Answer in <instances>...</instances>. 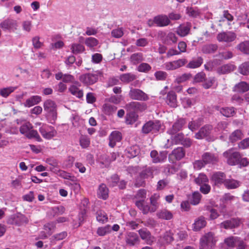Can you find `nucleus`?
<instances>
[{
    "label": "nucleus",
    "instance_id": "2f4dec72",
    "mask_svg": "<svg viewBox=\"0 0 249 249\" xmlns=\"http://www.w3.org/2000/svg\"><path fill=\"white\" fill-rule=\"evenodd\" d=\"M240 181L234 179H226L224 186L228 189H234L240 186Z\"/></svg>",
    "mask_w": 249,
    "mask_h": 249
},
{
    "label": "nucleus",
    "instance_id": "a18cd8bd",
    "mask_svg": "<svg viewBox=\"0 0 249 249\" xmlns=\"http://www.w3.org/2000/svg\"><path fill=\"white\" fill-rule=\"evenodd\" d=\"M136 78V76L132 73L123 74L120 76V79L124 83H129Z\"/></svg>",
    "mask_w": 249,
    "mask_h": 249
},
{
    "label": "nucleus",
    "instance_id": "4468645a",
    "mask_svg": "<svg viewBox=\"0 0 249 249\" xmlns=\"http://www.w3.org/2000/svg\"><path fill=\"white\" fill-rule=\"evenodd\" d=\"M201 158L206 165L208 164H215L218 160V156L216 154L208 152L204 153L201 156Z\"/></svg>",
    "mask_w": 249,
    "mask_h": 249
},
{
    "label": "nucleus",
    "instance_id": "de8ad7c7",
    "mask_svg": "<svg viewBox=\"0 0 249 249\" xmlns=\"http://www.w3.org/2000/svg\"><path fill=\"white\" fill-rule=\"evenodd\" d=\"M96 219L100 223H105L107 221L108 217L105 212L99 210L96 213Z\"/></svg>",
    "mask_w": 249,
    "mask_h": 249
},
{
    "label": "nucleus",
    "instance_id": "4d7b16f0",
    "mask_svg": "<svg viewBox=\"0 0 249 249\" xmlns=\"http://www.w3.org/2000/svg\"><path fill=\"white\" fill-rule=\"evenodd\" d=\"M239 71L243 75L249 74V62L243 63L239 67Z\"/></svg>",
    "mask_w": 249,
    "mask_h": 249
},
{
    "label": "nucleus",
    "instance_id": "ea45409f",
    "mask_svg": "<svg viewBox=\"0 0 249 249\" xmlns=\"http://www.w3.org/2000/svg\"><path fill=\"white\" fill-rule=\"evenodd\" d=\"M178 41V37L175 33L169 32L166 36L164 39V43L167 45H172L176 43Z\"/></svg>",
    "mask_w": 249,
    "mask_h": 249
},
{
    "label": "nucleus",
    "instance_id": "4c0bfd02",
    "mask_svg": "<svg viewBox=\"0 0 249 249\" xmlns=\"http://www.w3.org/2000/svg\"><path fill=\"white\" fill-rule=\"evenodd\" d=\"M160 197L159 194H154L150 197V204L152 205V211L155 212L159 207L158 200Z\"/></svg>",
    "mask_w": 249,
    "mask_h": 249
},
{
    "label": "nucleus",
    "instance_id": "bb28decb",
    "mask_svg": "<svg viewBox=\"0 0 249 249\" xmlns=\"http://www.w3.org/2000/svg\"><path fill=\"white\" fill-rule=\"evenodd\" d=\"M249 90V85L246 82H240L236 84L233 90L237 92H245Z\"/></svg>",
    "mask_w": 249,
    "mask_h": 249
},
{
    "label": "nucleus",
    "instance_id": "5fc2aeb1",
    "mask_svg": "<svg viewBox=\"0 0 249 249\" xmlns=\"http://www.w3.org/2000/svg\"><path fill=\"white\" fill-rule=\"evenodd\" d=\"M237 48L244 53L249 54V41H245L240 43Z\"/></svg>",
    "mask_w": 249,
    "mask_h": 249
},
{
    "label": "nucleus",
    "instance_id": "f257e3e1",
    "mask_svg": "<svg viewBox=\"0 0 249 249\" xmlns=\"http://www.w3.org/2000/svg\"><path fill=\"white\" fill-rule=\"evenodd\" d=\"M20 124L19 131L22 134L24 135L29 139L35 138L38 142L42 141L37 131L32 129L33 126L30 122L24 121L21 123Z\"/></svg>",
    "mask_w": 249,
    "mask_h": 249
},
{
    "label": "nucleus",
    "instance_id": "1a4fd4ad",
    "mask_svg": "<svg viewBox=\"0 0 249 249\" xmlns=\"http://www.w3.org/2000/svg\"><path fill=\"white\" fill-rule=\"evenodd\" d=\"M129 96L132 99L136 100L146 101L149 99V96L147 94L138 89H131Z\"/></svg>",
    "mask_w": 249,
    "mask_h": 249
},
{
    "label": "nucleus",
    "instance_id": "f704fd0d",
    "mask_svg": "<svg viewBox=\"0 0 249 249\" xmlns=\"http://www.w3.org/2000/svg\"><path fill=\"white\" fill-rule=\"evenodd\" d=\"M138 231L141 238L145 240L147 244H150L151 241L150 232L145 228L140 229Z\"/></svg>",
    "mask_w": 249,
    "mask_h": 249
},
{
    "label": "nucleus",
    "instance_id": "58836bf2",
    "mask_svg": "<svg viewBox=\"0 0 249 249\" xmlns=\"http://www.w3.org/2000/svg\"><path fill=\"white\" fill-rule=\"evenodd\" d=\"M243 137V134L240 130L237 129L233 131L230 136L229 140L231 142H234Z\"/></svg>",
    "mask_w": 249,
    "mask_h": 249
},
{
    "label": "nucleus",
    "instance_id": "a878e982",
    "mask_svg": "<svg viewBox=\"0 0 249 249\" xmlns=\"http://www.w3.org/2000/svg\"><path fill=\"white\" fill-rule=\"evenodd\" d=\"M41 101V97L38 95L32 96L27 99L24 103V106L26 107H31L38 104Z\"/></svg>",
    "mask_w": 249,
    "mask_h": 249
},
{
    "label": "nucleus",
    "instance_id": "e433bc0d",
    "mask_svg": "<svg viewBox=\"0 0 249 249\" xmlns=\"http://www.w3.org/2000/svg\"><path fill=\"white\" fill-rule=\"evenodd\" d=\"M70 93L78 98H81L83 96V90L80 89L76 86L74 85H71L69 88Z\"/></svg>",
    "mask_w": 249,
    "mask_h": 249
},
{
    "label": "nucleus",
    "instance_id": "5701e85b",
    "mask_svg": "<svg viewBox=\"0 0 249 249\" xmlns=\"http://www.w3.org/2000/svg\"><path fill=\"white\" fill-rule=\"evenodd\" d=\"M166 103L172 107H177V95L173 91H169L167 95Z\"/></svg>",
    "mask_w": 249,
    "mask_h": 249
},
{
    "label": "nucleus",
    "instance_id": "052dcab7",
    "mask_svg": "<svg viewBox=\"0 0 249 249\" xmlns=\"http://www.w3.org/2000/svg\"><path fill=\"white\" fill-rule=\"evenodd\" d=\"M181 104L184 108H189L194 105L195 101L193 99L185 97L182 99Z\"/></svg>",
    "mask_w": 249,
    "mask_h": 249
},
{
    "label": "nucleus",
    "instance_id": "423d86ee",
    "mask_svg": "<svg viewBox=\"0 0 249 249\" xmlns=\"http://www.w3.org/2000/svg\"><path fill=\"white\" fill-rule=\"evenodd\" d=\"M29 220L27 217L24 215L18 213L12 215L8 219V223L17 226H21L27 224Z\"/></svg>",
    "mask_w": 249,
    "mask_h": 249
},
{
    "label": "nucleus",
    "instance_id": "f8f14e48",
    "mask_svg": "<svg viewBox=\"0 0 249 249\" xmlns=\"http://www.w3.org/2000/svg\"><path fill=\"white\" fill-rule=\"evenodd\" d=\"M225 174L221 172H214L212 175L211 179L212 183L216 186H220L225 184L226 180Z\"/></svg>",
    "mask_w": 249,
    "mask_h": 249
},
{
    "label": "nucleus",
    "instance_id": "338daca9",
    "mask_svg": "<svg viewBox=\"0 0 249 249\" xmlns=\"http://www.w3.org/2000/svg\"><path fill=\"white\" fill-rule=\"evenodd\" d=\"M55 227V224L53 222L48 223L44 225V230L45 231L48 235H51Z\"/></svg>",
    "mask_w": 249,
    "mask_h": 249
},
{
    "label": "nucleus",
    "instance_id": "0e129e2a",
    "mask_svg": "<svg viewBox=\"0 0 249 249\" xmlns=\"http://www.w3.org/2000/svg\"><path fill=\"white\" fill-rule=\"evenodd\" d=\"M217 49V46L215 45H208L204 46L202 51L204 53H210L214 52Z\"/></svg>",
    "mask_w": 249,
    "mask_h": 249
},
{
    "label": "nucleus",
    "instance_id": "2eb2a0df",
    "mask_svg": "<svg viewBox=\"0 0 249 249\" xmlns=\"http://www.w3.org/2000/svg\"><path fill=\"white\" fill-rule=\"evenodd\" d=\"M146 105L144 103L138 102H131L126 105V108L131 112L135 111H143L146 108Z\"/></svg>",
    "mask_w": 249,
    "mask_h": 249
},
{
    "label": "nucleus",
    "instance_id": "c85d7f7f",
    "mask_svg": "<svg viewBox=\"0 0 249 249\" xmlns=\"http://www.w3.org/2000/svg\"><path fill=\"white\" fill-rule=\"evenodd\" d=\"M156 214L159 218L166 220H170L173 218L172 213L167 209L159 211Z\"/></svg>",
    "mask_w": 249,
    "mask_h": 249
},
{
    "label": "nucleus",
    "instance_id": "49530a36",
    "mask_svg": "<svg viewBox=\"0 0 249 249\" xmlns=\"http://www.w3.org/2000/svg\"><path fill=\"white\" fill-rule=\"evenodd\" d=\"M117 107L109 104L106 103L103 106V111L107 115H110L116 111Z\"/></svg>",
    "mask_w": 249,
    "mask_h": 249
},
{
    "label": "nucleus",
    "instance_id": "774afa93",
    "mask_svg": "<svg viewBox=\"0 0 249 249\" xmlns=\"http://www.w3.org/2000/svg\"><path fill=\"white\" fill-rule=\"evenodd\" d=\"M201 196L198 192L193 193L191 199V203L194 205L198 204L201 199Z\"/></svg>",
    "mask_w": 249,
    "mask_h": 249
},
{
    "label": "nucleus",
    "instance_id": "412c9836",
    "mask_svg": "<svg viewBox=\"0 0 249 249\" xmlns=\"http://www.w3.org/2000/svg\"><path fill=\"white\" fill-rule=\"evenodd\" d=\"M241 241L238 237L231 236L224 239V244L228 249H232L236 244H238Z\"/></svg>",
    "mask_w": 249,
    "mask_h": 249
},
{
    "label": "nucleus",
    "instance_id": "e2e57ef3",
    "mask_svg": "<svg viewBox=\"0 0 249 249\" xmlns=\"http://www.w3.org/2000/svg\"><path fill=\"white\" fill-rule=\"evenodd\" d=\"M208 181V178L207 176L203 174H200L197 178L195 179V182L198 185H202Z\"/></svg>",
    "mask_w": 249,
    "mask_h": 249
},
{
    "label": "nucleus",
    "instance_id": "8fccbe9b",
    "mask_svg": "<svg viewBox=\"0 0 249 249\" xmlns=\"http://www.w3.org/2000/svg\"><path fill=\"white\" fill-rule=\"evenodd\" d=\"M228 124L226 122H221L219 123L216 127L214 129V131L216 134H219L223 133L224 131H227V130Z\"/></svg>",
    "mask_w": 249,
    "mask_h": 249
},
{
    "label": "nucleus",
    "instance_id": "3c124183",
    "mask_svg": "<svg viewBox=\"0 0 249 249\" xmlns=\"http://www.w3.org/2000/svg\"><path fill=\"white\" fill-rule=\"evenodd\" d=\"M110 231V226L107 225L104 227H99L97 230L96 232L99 236H103L109 233Z\"/></svg>",
    "mask_w": 249,
    "mask_h": 249
},
{
    "label": "nucleus",
    "instance_id": "864d4df0",
    "mask_svg": "<svg viewBox=\"0 0 249 249\" xmlns=\"http://www.w3.org/2000/svg\"><path fill=\"white\" fill-rule=\"evenodd\" d=\"M186 14L190 17L196 18L200 14V11L197 8L187 7Z\"/></svg>",
    "mask_w": 249,
    "mask_h": 249
},
{
    "label": "nucleus",
    "instance_id": "39448f33",
    "mask_svg": "<svg viewBox=\"0 0 249 249\" xmlns=\"http://www.w3.org/2000/svg\"><path fill=\"white\" fill-rule=\"evenodd\" d=\"M160 127L161 124L159 121H149L143 125L142 132L144 134L156 133L160 130Z\"/></svg>",
    "mask_w": 249,
    "mask_h": 249
},
{
    "label": "nucleus",
    "instance_id": "09e8293b",
    "mask_svg": "<svg viewBox=\"0 0 249 249\" xmlns=\"http://www.w3.org/2000/svg\"><path fill=\"white\" fill-rule=\"evenodd\" d=\"M71 49L72 53L74 54L82 53L85 51L84 46L79 43L72 44Z\"/></svg>",
    "mask_w": 249,
    "mask_h": 249
},
{
    "label": "nucleus",
    "instance_id": "a211bd4d",
    "mask_svg": "<svg viewBox=\"0 0 249 249\" xmlns=\"http://www.w3.org/2000/svg\"><path fill=\"white\" fill-rule=\"evenodd\" d=\"M156 25L159 27H164L170 24V20L165 15H159L155 17Z\"/></svg>",
    "mask_w": 249,
    "mask_h": 249
},
{
    "label": "nucleus",
    "instance_id": "cd10ccee",
    "mask_svg": "<svg viewBox=\"0 0 249 249\" xmlns=\"http://www.w3.org/2000/svg\"><path fill=\"white\" fill-rule=\"evenodd\" d=\"M97 195L99 198L106 199L108 196V190L106 185L102 184L99 187Z\"/></svg>",
    "mask_w": 249,
    "mask_h": 249
},
{
    "label": "nucleus",
    "instance_id": "4be33fe9",
    "mask_svg": "<svg viewBox=\"0 0 249 249\" xmlns=\"http://www.w3.org/2000/svg\"><path fill=\"white\" fill-rule=\"evenodd\" d=\"M207 224L205 218L203 216H200L196 219L193 224V230L194 231H199L201 229L204 228Z\"/></svg>",
    "mask_w": 249,
    "mask_h": 249
},
{
    "label": "nucleus",
    "instance_id": "20e7f679",
    "mask_svg": "<svg viewBox=\"0 0 249 249\" xmlns=\"http://www.w3.org/2000/svg\"><path fill=\"white\" fill-rule=\"evenodd\" d=\"M39 124V125H41L39 128V131L44 138L49 140L56 135V131L53 127L45 124H41L40 123Z\"/></svg>",
    "mask_w": 249,
    "mask_h": 249
},
{
    "label": "nucleus",
    "instance_id": "f3484780",
    "mask_svg": "<svg viewBox=\"0 0 249 249\" xmlns=\"http://www.w3.org/2000/svg\"><path fill=\"white\" fill-rule=\"evenodd\" d=\"M150 156L154 163L163 162L166 159V152H161L158 153L156 150H153L150 153Z\"/></svg>",
    "mask_w": 249,
    "mask_h": 249
},
{
    "label": "nucleus",
    "instance_id": "69168bd1",
    "mask_svg": "<svg viewBox=\"0 0 249 249\" xmlns=\"http://www.w3.org/2000/svg\"><path fill=\"white\" fill-rule=\"evenodd\" d=\"M90 139L87 136H82L80 139V144L83 148H87L90 144Z\"/></svg>",
    "mask_w": 249,
    "mask_h": 249
},
{
    "label": "nucleus",
    "instance_id": "72a5a7b5",
    "mask_svg": "<svg viewBox=\"0 0 249 249\" xmlns=\"http://www.w3.org/2000/svg\"><path fill=\"white\" fill-rule=\"evenodd\" d=\"M185 156V151L182 147H178L175 149L170 154V156H173L176 160H180Z\"/></svg>",
    "mask_w": 249,
    "mask_h": 249
},
{
    "label": "nucleus",
    "instance_id": "ddd939ff",
    "mask_svg": "<svg viewBox=\"0 0 249 249\" xmlns=\"http://www.w3.org/2000/svg\"><path fill=\"white\" fill-rule=\"evenodd\" d=\"M98 79V75L94 73H86L79 77V80L85 85H92Z\"/></svg>",
    "mask_w": 249,
    "mask_h": 249
},
{
    "label": "nucleus",
    "instance_id": "7c9ffc66",
    "mask_svg": "<svg viewBox=\"0 0 249 249\" xmlns=\"http://www.w3.org/2000/svg\"><path fill=\"white\" fill-rule=\"evenodd\" d=\"M235 69V67L231 64L224 65L217 69V72L219 74H226L233 71Z\"/></svg>",
    "mask_w": 249,
    "mask_h": 249
},
{
    "label": "nucleus",
    "instance_id": "f03ea898",
    "mask_svg": "<svg viewBox=\"0 0 249 249\" xmlns=\"http://www.w3.org/2000/svg\"><path fill=\"white\" fill-rule=\"evenodd\" d=\"M217 240L213 233L207 232L200 239L199 249H213Z\"/></svg>",
    "mask_w": 249,
    "mask_h": 249
},
{
    "label": "nucleus",
    "instance_id": "6ab92c4d",
    "mask_svg": "<svg viewBox=\"0 0 249 249\" xmlns=\"http://www.w3.org/2000/svg\"><path fill=\"white\" fill-rule=\"evenodd\" d=\"M185 124V120L180 118L173 125L172 127L168 130V133L171 135L175 134L180 130Z\"/></svg>",
    "mask_w": 249,
    "mask_h": 249
},
{
    "label": "nucleus",
    "instance_id": "dca6fc26",
    "mask_svg": "<svg viewBox=\"0 0 249 249\" xmlns=\"http://www.w3.org/2000/svg\"><path fill=\"white\" fill-rule=\"evenodd\" d=\"M122 139V135L120 132L118 131H112L109 136V145L111 147H114L117 142H120Z\"/></svg>",
    "mask_w": 249,
    "mask_h": 249
},
{
    "label": "nucleus",
    "instance_id": "79ce46f5",
    "mask_svg": "<svg viewBox=\"0 0 249 249\" xmlns=\"http://www.w3.org/2000/svg\"><path fill=\"white\" fill-rule=\"evenodd\" d=\"M44 110L48 112L56 110L55 103L51 100H47L44 103Z\"/></svg>",
    "mask_w": 249,
    "mask_h": 249
},
{
    "label": "nucleus",
    "instance_id": "9b49d317",
    "mask_svg": "<svg viewBox=\"0 0 249 249\" xmlns=\"http://www.w3.org/2000/svg\"><path fill=\"white\" fill-rule=\"evenodd\" d=\"M213 131V127L210 125H206L202 127L199 131L196 133L195 138L196 139H208L210 136Z\"/></svg>",
    "mask_w": 249,
    "mask_h": 249
},
{
    "label": "nucleus",
    "instance_id": "6e6552de",
    "mask_svg": "<svg viewBox=\"0 0 249 249\" xmlns=\"http://www.w3.org/2000/svg\"><path fill=\"white\" fill-rule=\"evenodd\" d=\"M187 61L185 58L179 59L173 61L167 62L163 65V68L167 71H173L185 65Z\"/></svg>",
    "mask_w": 249,
    "mask_h": 249
},
{
    "label": "nucleus",
    "instance_id": "6e6d98bb",
    "mask_svg": "<svg viewBox=\"0 0 249 249\" xmlns=\"http://www.w3.org/2000/svg\"><path fill=\"white\" fill-rule=\"evenodd\" d=\"M154 76L157 80L164 81L167 78L168 74L165 71H158L155 72Z\"/></svg>",
    "mask_w": 249,
    "mask_h": 249
},
{
    "label": "nucleus",
    "instance_id": "7ed1b4c3",
    "mask_svg": "<svg viewBox=\"0 0 249 249\" xmlns=\"http://www.w3.org/2000/svg\"><path fill=\"white\" fill-rule=\"evenodd\" d=\"M223 155L226 159L228 164L230 165L238 164L239 160L241 158L240 153L234 151L233 148H231L224 152Z\"/></svg>",
    "mask_w": 249,
    "mask_h": 249
},
{
    "label": "nucleus",
    "instance_id": "603ef678",
    "mask_svg": "<svg viewBox=\"0 0 249 249\" xmlns=\"http://www.w3.org/2000/svg\"><path fill=\"white\" fill-rule=\"evenodd\" d=\"M183 137L184 135L182 133H176L175 134L172 135L171 139L173 144H181L183 141Z\"/></svg>",
    "mask_w": 249,
    "mask_h": 249
},
{
    "label": "nucleus",
    "instance_id": "473e14b6",
    "mask_svg": "<svg viewBox=\"0 0 249 249\" xmlns=\"http://www.w3.org/2000/svg\"><path fill=\"white\" fill-rule=\"evenodd\" d=\"M217 110H219L220 113L227 117L232 116L235 113V109L233 107H224L220 109L217 107Z\"/></svg>",
    "mask_w": 249,
    "mask_h": 249
},
{
    "label": "nucleus",
    "instance_id": "393cba45",
    "mask_svg": "<svg viewBox=\"0 0 249 249\" xmlns=\"http://www.w3.org/2000/svg\"><path fill=\"white\" fill-rule=\"evenodd\" d=\"M136 205L142 211L143 214H147L149 212H153L152 211V206L150 207L143 200L136 201Z\"/></svg>",
    "mask_w": 249,
    "mask_h": 249
},
{
    "label": "nucleus",
    "instance_id": "37998d69",
    "mask_svg": "<svg viewBox=\"0 0 249 249\" xmlns=\"http://www.w3.org/2000/svg\"><path fill=\"white\" fill-rule=\"evenodd\" d=\"M17 89V87H8L2 88L0 89V95L3 97L7 98L11 93Z\"/></svg>",
    "mask_w": 249,
    "mask_h": 249
},
{
    "label": "nucleus",
    "instance_id": "0eeeda50",
    "mask_svg": "<svg viewBox=\"0 0 249 249\" xmlns=\"http://www.w3.org/2000/svg\"><path fill=\"white\" fill-rule=\"evenodd\" d=\"M219 42L227 43L233 41L236 38V35L232 31H226L219 33L216 36Z\"/></svg>",
    "mask_w": 249,
    "mask_h": 249
},
{
    "label": "nucleus",
    "instance_id": "9d476101",
    "mask_svg": "<svg viewBox=\"0 0 249 249\" xmlns=\"http://www.w3.org/2000/svg\"><path fill=\"white\" fill-rule=\"evenodd\" d=\"M18 23L17 20L7 18L0 24V27L4 30L14 32L17 29Z\"/></svg>",
    "mask_w": 249,
    "mask_h": 249
},
{
    "label": "nucleus",
    "instance_id": "aec40b11",
    "mask_svg": "<svg viewBox=\"0 0 249 249\" xmlns=\"http://www.w3.org/2000/svg\"><path fill=\"white\" fill-rule=\"evenodd\" d=\"M191 27V23L188 22L181 24L177 28V33L181 37L185 36L189 33Z\"/></svg>",
    "mask_w": 249,
    "mask_h": 249
},
{
    "label": "nucleus",
    "instance_id": "c756f323",
    "mask_svg": "<svg viewBox=\"0 0 249 249\" xmlns=\"http://www.w3.org/2000/svg\"><path fill=\"white\" fill-rule=\"evenodd\" d=\"M203 60L201 57L194 58L187 65V68L196 69L199 67L203 63Z\"/></svg>",
    "mask_w": 249,
    "mask_h": 249
},
{
    "label": "nucleus",
    "instance_id": "bf43d9fd",
    "mask_svg": "<svg viewBox=\"0 0 249 249\" xmlns=\"http://www.w3.org/2000/svg\"><path fill=\"white\" fill-rule=\"evenodd\" d=\"M201 124L200 120L193 121L190 122L188 124V128L191 131L196 130Z\"/></svg>",
    "mask_w": 249,
    "mask_h": 249
},
{
    "label": "nucleus",
    "instance_id": "680f3d73",
    "mask_svg": "<svg viewBox=\"0 0 249 249\" xmlns=\"http://www.w3.org/2000/svg\"><path fill=\"white\" fill-rule=\"evenodd\" d=\"M151 69V67L146 63H142L137 67V71L142 72H148Z\"/></svg>",
    "mask_w": 249,
    "mask_h": 249
},
{
    "label": "nucleus",
    "instance_id": "a19ab883",
    "mask_svg": "<svg viewBox=\"0 0 249 249\" xmlns=\"http://www.w3.org/2000/svg\"><path fill=\"white\" fill-rule=\"evenodd\" d=\"M138 118V115L134 112L127 113L125 117V123L127 124H132L135 123Z\"/></svg>",
    "mask_w": 249,
    "mask_h": 249
},
{
    "label": "nucleus",
    "instance_id": "c9c22d12",
    "mask_svg": "<svg viewBox=\"0 0 249 249\" xmlns=\"http://www.w3.org/2000/svg\"><path fill=\"white\" fill-rule=\"evenodd\" d=\"M84 42L85 45L91 50L93 49L99 43L98 40L92 37L86 38Z\"/></svg>",
    "mask_w": 249,
    "mask_h": 249
},
{
    "label": "nucleus",
    "instance_id": "b1692460",
    "mask_svg": "<svg viewBox=\"0 0 249 249\" xmlns=\"http://www.w3.org/2000/svg\"><path fill=\"white\" fill-rule=\"evenodd\" d=\"M125 240L127 244L133 246L139 241V239L136 233L129 232L126 235Z\"/></svg>",
    "mask_w": 249,
    "mask_h": 249
},
{
    "label": "nucleus",
    "instance_id": "13d9d810",
    "mask_svg": "<svg viewBox=\"0 0 249 249\" xmlns=\"http://www.w3.org/2000/svg\"><path fill=\"white\" fill-rule=\"evenodd\" d=\"M48 115L47 117L49 123L52 124H54L57 119L56 110L48 112Z\"/></svg>",
    "mask_w": 249,
    "mask_h": 249
},
{
    "label": "nucleus",
    "instance_id": "c03bdc74",
    "mask_svg": "<svg viewBox=\"0 0 249 249\" xmlns=\"http://www.w3.org/2000/svg\"><path fill=\"white\" fill-rule=\"evenodd\" d=\"M143 60V55L140 53H133L130 56V61L131 63L134 65H136L139 63Z\"/></svg>",
    "mask_w": 249,
    "mask_h": 249
}]
</instances>
